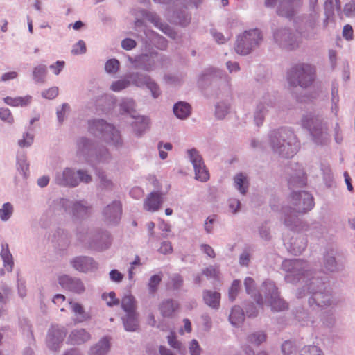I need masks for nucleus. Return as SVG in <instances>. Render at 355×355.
Instances as JSON below:
<instances>
[{"label":"nucleus","instance_id":"5701e85b","mask_svg":"<svg viewBox=\"0 0 355 355\" xmlns=\"http://www.w3.org/2000/svg\"><path fill=\"white\" fill-rule=\"evenodd\" d=\"M178 308V304L173 301H165L161 304L159 309L164 317H169L173 315Z\"/></svg>","mask_w":355,"mask_h":355},{"label":"nucleus","instance_id":"473e14b6","mask_svg":"<svg viewBox=\"0 0 355 355\" xmlns=\"http://www.w3.org/2000/svg\"><path fill=\"white\" fill-rule=\"evenodd\" d=\"M266 338V336L265 334L263 332H257L252 334L249 336V341L254 345H258L265 341Z\"/></svg>","mask_w":355,"mask_h":355},{"label":"nucleus","instance_id":"680f3d73","mask_svg":"<svg viewBox=\"0 0 355 355\" xmlns=\"http://www.w3.org/2000/svg\"><path fill=\"white\" fill-rule=\"evenodd\" d=\"M110 279L114 282H119L122 280L123 275L117 270H112L110 272Z\"/></svg>","mask_w":355,"mask_h":355},{"label":"nucleus","instance_id":"9d476101","mask_svg":"<svg viewBox=\"0 0 355 355\" xmlns=\"http://www.w3.org/2000/svg\"><path fill=\"white\" fill-rule=\"evenodd\" d=\"M188 154L194 167L196 178L202 182L207 181L209 178V174L198 152L195 149H191L188 150Z\"/></svg>","mask_w":355,"mask_h":355},{"label":"nucleus","instance_id":"0eeeda50","mask_svg":"<svg viewBox=\"0 0 355 355\" xmlns=\"http://www.w3.org/2000/svg\"><path fill=\"white\" fill-rule=\"evenodd\" d=\"M283 268L291 272V275L286 276L288 281H291V275L297 276L298 279L303 277H308L312 273L306 270L307 264L306 262L300 259L285 260L282 263Z\"/></svg>","mask_w":355,"mask_h":355},{"label":"nucleus","instance_id":"f8f14e48","mask_svg":"<svg viewBox=\"0 0 355 355\" xmlns=\"http://www.w3.org/2000/svg\"><path fill=\"white\" fill-rule=\"evenodd\" d=\"M301 5V0H282L278 8V13L282 16L291 17Z\"/></svg>","mask_w":355,"mask_h":355},{"label":"nucleus","instance_id":"0e129e2a","mask_svg":"<svg viewBox=\"0 0 355 355\" xmlns=\"http://www.w3.org/2000/svg\"><path fill=\"white\" fill-rule=\"evenodd\" d=\"M130 196L136 199H138L143 196L144 191L141 188L135 187L130 191Z\"/></svg>","mask_w":355,"mask_h":355},{"label":"nucleus","instance_id":"052dcab7","mask_svg":"<svg viewBox=\"0 0 355 355\" xmlns=\"http://www.w3.org/2000/svg\"><path fill=\"white\" fill-rule=\"evenodd\" d=\"M241 203L237 199H230L229 200V207L233 213H236L240 208Z\"/></svg>","mask_w":355,"mask_h":355},{"label":"nucleus","instance_id":"13d9d810","mask_svg":"<svg viewBox=\"0 0 355 355\" xmlns=\"http://www.w3.org/2000/svg\"><path fill=\"white\" fill-rule=\"evenodd\" d=\"M168 343L173 348L180 349L181 351V343L175 340L174 333H171V335L168 336Z\"/></svg>","mask_w":355,"mask_h":355},{"label":"nucleus","instance_id":"f704fd0d","mask_svg":"<svg viewBox=\"0 0 355 355\" xmlns=\"http://www.w3.org/2000/svg\"><path fill=\"white\" fill-rule=\"evenodd\" d=\"M69 304H70V307L73 310V311L76 314H78L80 315V317H78L76 319L78 322H82L84 320H85L86 318L85 316L84 311H83V309L81 305H80L78 303H73V302H70Z\"/></svg>","mask_w":355,"mask_h":355},{"label":"nucleus","instance_id":"a878e982","mask_svg":"<svg viewBox=\"0 0 355 355\" xmlns=\"http://www.w3.org/2000/svg\"><path fill=\"white\" fill-rule=\"evenodd\" d=\"M235 187L242 194H245L248 187L247 176L243 173H239L234 178Z\"/></svg>","mask_w":355,"mask_h":355},{"label":"nucleus","instance_id":"ddd939ff","mask_svg":"<svg viewBox=\"0 0 355 355\" xmlns=\"http://www.w3.org/2000/svg\"><path fill=\"white\" fill-rule=\"evenodd\" d=\"M65 332L58 327H53L50 330L48 338L47 343L49 347L53 350H56L59 347L60 343H61L65 337Z\"/></svg>","mask_w":355,"mask_h":355},{"label":"nucleus","instance_id":"864d4df0","mask_svg":"<svg viewBox=\"0 0 355 355\" xmlns=\"http://www.w3.org/2000/svg\"><path fill=\"white\" fill-rule=\"evenodd\" d=\"M33 141V136L27 133L24 136V139L19 141V145L21 147L29 146Z\"/></svg>","mask_w":355,"mask_h":355},{"label":"nucleus","instance_id":"4be33fe9","mask_svg":"<svg viewBox=\"0 0 355 355\" xmlns=\"http://www.w3.org/2000/svg\"><path fill=\"white\" fill-rule=\"evenodd\" d=\"M173 112L179 119H186L191 113V107L187 103L179 102L175 105Z\"/></svg>","mask_w":355,"mask_h":355},{"label":"nucleus","instance_id":"2eb2a0df","mask_svg":"<svg viewBox=\"0 0 355 355\" xmlns=\"http://www.w3.org/2000/svg\"><path fill=\"white\" fill-rule=\"evenodd\" d=\"M275 40L280 46L286 49H293V37L286 29H282L275 33Z\"/></svg>","mask_w":355,"mask_h":355},{"label":"nucleus","instance_id":"c756f323","mask_svg":"<svg viewBox=\"0 0 355 355\" xmlns=\"http://www.w3.org/2000/svg\"><path fill=\"white\" fill-rule=\"evenodd\" d=\"M86 203L85 202H80L74 205L73 209V213L74 215H77L78 216H83L85 215L89 210V208L86 206Z\"/></svg>","mask_w":355,"mask_h":355},{"label":"nucleus","instance_id":"603ef678","mask_svg":"<svg viewBox=\"0 0 355 355\" xmlns=\"http://www.w3.org/2000/svg\"><path fill=\"white\" fill-rule=\"evenodd\" d=\"M205 275L208 278L217 279L219 277V271L217 268L211 266L207 268L206 271L205 272Z\"/></svg>","mask_w":355,"mask_h":355},{"label":"nucleus","instance_id":"aec40b11","mask_svg":"<svg viewBox=\"0 0 355 355\" xmlns=\"http://www.w3.org/2000/svg\"><path fill=\"white\" fill-rule=\"evenodd\" d=\"M220 294L218 292L207 291L204 293V300L205 303L212 308H218L220 304Z\"/></svg>","mask_w":355,"mask_h":355},{"label":"nucleus","instance_id":"49530a36","mask_svg":"<svg viewBox=\"0 0 355 355\" xmlns=\"http://www.w3.org/2000/svg\"><path fill=\"white\" fill-rule=\"evenodd\" d=\"M78 148L81 153L90 151L92 148V144L86 139H81L78 142Z\"/></svg>","mask_w":355,"mask_h":355},{"label":"nucleus","instance_id":"72a5a7b5","mask_svg":"<svg viewBox=\"0 0 355 355\" xmlns=\"http://www.w3.org/2000/svg\"><path fill=\"white\" fill-rule=\"evenodd\" d=\"M46 73V68L44 65H40L35 68L33 77L37 81H43Z\"/></svg>","mask_w":355,"mask_h":355},{"label":"nucleus","instance_id":"5fc2aeb1","mask_svg":"<svg viewBox=\"0 0 355 355\" xmlns=\"http://www.w3.org/2000/svg\"><path fill=\"white\" fill-rule=\"evenodd\" d=\"M295 351V347L293 343L290 341H286L282 345V352L286 355H291Z\"/></svg>","mask_w":355,"mask_h":355},{"label":"nucleus","instance_id":"39448f33","mask_svg":"<svg viewBox=\"0 0 355 355\" xmlns=\"http://www.w3.org/2000/svg\"><path fill=\"white\" fill-rule=\"evenodd\" d=\"M92 131H99L101 137L106 141H112L117 146L121 141V137L118 130L112 125L106 123L103 120H98L92 123L90 127Z\"/></svg>","mask_w":355,"mask_h":355},{"label":"nucleus","instance_id":"774afa93","mask_svg":"<svg viewBox=\"0 0 355 355\" xmlns=\"http://www.w3.org/2000/svg\"><path fill=\"white\" fill-rule=\"evenodd\" d=\"M64 66V62L58 61L55 65H51V68L53 70L55 74L58 75Z\"/></svg>","mask_w":355,"mask_h":355},{"label":"nucleus","instance_id":"c9c22d12","mask_svg":"<svg viewBox=\"0 0 355 355\" xmlns=\"http://www.w3.org/2000/svg\"><path fill=\"white\" fill-rule=\"evenodd\" d=\"M340 8L339 0H327L325 9L328 15L334 12V10H339Z\"/></svg>","mask_w":355,"mask_h":355},{"label":"nucleus","instance_id":"6ab92c4d","mask_svg":"<svg viewBox=\"0 0 355 355\" xmlns=\"http://www.w3.org/2000/svg\"><path fill=\"white\" fill-rule=\"evenodd\" d=\"M105 214L113 223H116L120 218L121 214V205L119 202L115 201L111 205H109Z\"/></svg>","mask_w":355,"mask_h":355},{"label":"nucleus","instance_id":"37998d69","mask_svg":"<svg viewBox=\"0 0 355 355\" xmlns=\"http://www.w3.org/2000/svg\"><path fill=\"white\" fill-rule=\"evenodd\" d=\"M103 299L105 300L107 304L110 306L119 304V300L116 298L114 292H110L107 295L104 293L103 295Z\"/></svg>","mask_w":355,"mask_h":355},{"label":"nucleus","instance_id":"bf43d9fd","mask_svg":"<svg viewBox=\"0 0 355 355\" xmlns=\"http://www.w3.org/2000/svg\"><path fill=\"white\" fill-rule=\"evenodd\" d=\"M171 148H172V145L170 143H166L164 146L160 144L159 146L160 157L162 159L166 158L167 153L165 151H164V149H165L166 150H171Z\"/></svg>","mask_w":355,"mask_h":355},{"label":"nucleus","instance_id":"58836bf2","mask_svg":"<svg viewBox=\"0 0 355 355\" xmlns=\"http://www.w3.org/2000/svg\"><path fill=\"white\" fill-rule=\"evenodd\" d=\"M239 288L240 282L238 280L234 281L229 291V297L232 301L236 298Z\"/></svg>","mask_w":355,"mask_h":355},{"label":"nucleus","instance_id":"1a4fd4ad","mask_svg":"<svg viewBox=\"0 0 355 355\" xmlns=\"http://www.w3.org/2000/svg\"><path fill=\"white\" fill-rule=\"evenodd\" d=\"M310 289L313 291V297L311 299L320 306H324L330 304V294L322 293V290L325 289L324 283L319 278L313 277L309 283Z\"/></svg>","mask_w":355,"mask_h":355},{"label":"nucleus","instance_id":"ea45409f","mask_svg":"<svg viewBox=\"0 0 355 355\" xmlns=\"http://www.w3.org/2000/svg\"><path fill=\"white\" fill-rule=\"evenodd\" d=\"M0 118L1 120L10 124L12 123L14 120L10 111L7 108L0 109Z\"/></svg>","mask_w":355,"mask_h":355},{"label":"nucleus","instance_id":"e2e57ef3","mask_svg":"<svg viewBox=\"0 0 355 355\" xmlns=\"http://www.w3.org/2000/svg\"><path fill=\"white\" fill-rule=\"evenodd\" d=\"M135 42L132 39H125L122 42V46L126 50H130L135 46Z\"/></svg>","mask_w":355,"mask_h":355},{"label":"nucleus","instance_id":"4468645a","mask_svg":"<svg viewBox=\"0 0 355 355\" xmlns=\"http://www.w3.org/2000/svg\"><path fill=\"white\" fill-rule=\"evenodd\" d=\"M60 284L66 289L80 293L84 291V286L78 279H71L67 275L59 277Z\"/></svg>","mask_w":355,"mask_h":355},{"label":"nucleus","instance_id":"f257e3e1","mask_svg":"<svg viewBox=\"0 0 355 355\" xmlns=\"http://www.w3.org/2000/svg\"><path fill=\"white\" fill-rule=\"evenodd\" d=\"M271 142L275 151L285 157L293 156L299 148V144L291 130H282L272 136Z\"/></svg>","mask_w":355,"mask_h":355},{"label":"nucleus","instance_id":"09e8293b","mask_svg":"<svg viewBox=\"0 0 355 355\" xmlns=\"http://www.w3.org/2000/svg\"><path fill=\"white\" fill-rule=\"evenodd\" d=\"M58 94V87H51L46 91L42 92V96L45 98L53 99Z\"/></svg>","mask_w":355,"mask_h":355},{"label":"nucleus","instance_id":"dca6fc26","mask_svg":"<svg viewBox=\"0 0 355 355\" xmlns=\"http://www.w3.org/2000/svg\"><path fill=\"white\" fill-rule=\"evenodd\" d=\"M72 264L77 270L81 272H87L96 267L93 259L85 257L76 258Z\"/></svg>","mask_w":355,"mask_h":355},{"label":"nucleus","instance_id":"a211bd4d","mask_svg":"<svg viewBox=\"0 0 355 355\" xmlns=\"http://www.w3.org/2000/svg\"><path fill=\"white\" fill-rule=\"evenodd\" d=\"M163 202L162 196L157 193H152L146 200L145 209L150 211H157Z\"/></svg>","mask_w":355,"mask_h":355},{"label":"nucleus","instance_id":"f3484780","mask_svg":"<svg viewBox=\"0 0 355 355\" xmlns=\"http://www.w3.org/2000/svg\"><path fill=\"white\" fill-rule=\"evenodd\" d=\"M135 85L139 87L146 85L152 92L153 97L156 98L159 96V87L155 83L152 81L150 78L147 76H137L136 78H134Z\"/></svg>","mask_w":355,"mask_h":355},{"label":"nucleus","instance_id":"4d7b16f0","mask_svg":"<svg viewBox=\"0 0 355 355\" xmlns=\"http://www.w3.org/2000/svg\"><path fill=\"white\" fill-rule=\"evenodd\" d=\"M161 278L159 275H153L150 280L149 287L152 292H155L157 285L159 284Z\"/></svg>","mask_w":355,"mask_h":355},{"label":"nucleus","instance_id":"bb28decb","mask_svg":"<svg viewBox=\"0 0 355 355\" xmlns=\"http://www.w3.org/2000/svg\"><path fill=\"white\" fill-rule=\"evenodd\" d=\"M89 338V334L83 329L72 332L69 336L70 342L73 344H79Z\"/></svg>","mask_w":355,"mask_h":355},{"label":"nucleus","instance_id":"338daca9","mask_svg":"<svg viewBox=\"0 0 355 355\" xmlns=\"http://www.w3.org/2000/svg\"><path fill=\"white\" fill-rule=\"evenodd\" d=\"M159 252L163 254H168L172 252V246L170 243L164 242L160 248Z\"/></svg>","mask_w":355,"mask_h":355},{"label":"nucleus","instance_id":"7ed1b4c3","mask_svg":"<svg viewBox=\"0 0 355 355\" xmlns=\"http://www.w3.org/2000/svg\"><path fill=\"white\" fill-rule=\"evenodd\" d=\"M261 38V33L258 29L245 32L237 40L236 51L241 55L248 54L258 45Z\"/></svg>","mask_w":355,"mask_h":355},{"label":"nucleus","instance_id":"e433bc0d","mask_svg":"<svg viewBox=\"0 0 355 355\" xmlns=\"http://www.w3.org/2000/svg\"><path fill=\"white\" fill-rule=\"evenodd\" d=\"M135 125L137 126L139 125V127L137 130L138 133H141L144 130H146L149 124L148 119L144 116H138L136 118Z\"/></svg>","mask_w":355,"mask_h":355},{"label":"nucleus","instance_id":"6e6552de","mask_svg":"<svg viewBox=\"0 0 355 355\" xmlns=\"http://www.w3.org/2000/svg\"><path fill=\"white\" fill-rule=\"evenodd\" d=\"M266 291H268L267 295H270V297L267 296L266 302L272 309L282 311L287 308V304L279 297L277 288L272 282H264L262 292L266 294Z\"/></svg>","mask_w":355,"mask_h":355},{"label":"nucleus","instance_id":"393cba45","mask_svg":"<svg viewBox=\"0 0 355 355\" xmlns=\"http://www.w3.org/2000/svg\"><path fill=\"white\" fill-rule=\"evenodd\" d=\"M244 320V314L239 306H234L230 315V322L234 325L238 326L241 324Z\"/></svg>","mask_w":355,"mask_h":355},{"label":"nucleus","instance_id":"20e7f679","mask_svg":"<svg viewBox=\"0 0 355 355\" xmlns=\"http://www.w3.org/2000/svg\"><path fill=\"white\" fill-rule=\"evenodd\" d=\"M121 306L126 313V318L123 319L125 329L127 331H135L138 327V322L133 297L130 295L125 296L122 299Z\"/></svg>","mask_w":355,"mask_h":355},{"label":"nucleus","instance_id":"9b49d317","mask_svg":"<svg viewBox=\"0 0 355 355\" xmlns=\"http://www.w3.org/2000/svg\"><path fill=\"white\" fill-rule=\"evenodd\" d=\"M292 200L297 207V211L301 213L309 211L314 205L312 196L306 191L294 193L292 196Z\"/></svg>","mask_w":355,"mask_h":355},{"label":"nucleus","instance_id":"8fccbe9b","mask_svg":"<svg viewBox=\"0 0 355 355\" xmlns=\"http://www.w3.org/2000/svg\"><path fill=\"white\" fill-rule=\"evenodd\" d=\"M189 352L191 355H200L201 349L196 340H193L190 343Z\"/></svg>","mask_w":355,"mask_h":355},{"label":"nucleus","instance_id":"7c9ffc66","mask_svg":"<svg viewBox=\"0 0 355 355\" xmlns=\"http://www.w3.org/2000/svg\"><path fill=\"white\" fill-rule=\"evenodd\" d=\"M140 61L143 62L142 68L145 70L149 71L153 69V65L155 63V57L148 55H142L139 58Z\"/></svg>","mask_w":355,"mask_h":355},{"label":"nucleus","instance_id":"3c124183","mask_svg":"<svg viewBox=\"0 0 355 355\" xmlns=\"http://www.w3.org/2000/svg\"><path fill=\"white\" fill-rule=\"evenodd\" d=\"M86 51L85 44L83 41H79L76 45L73 46L72 53L74 54H80Z\"/></svg>","mask_w":355,"mask_h":355},{"label":"nucleus","instance_id":"c03bdc74","mask_svg":"<svg viewBox=\"0 0 355 355\" xmlns=\"http://www.w3.org/2000/svg\"><path fill=\"white\" fill-rule=\"evenodd\" d=\"M129 85V81L123 79L119 80L118 81L114 82L112 86L111 89L114 92H119Z\"/></svg>","mask_w":355,"mask_h":355},{"label":"nucleus","instance_id":"cd10ccee","mask_svg":"<svg viewBox=\"0 0 355 355\" xmlns=\"http://www.w3.org/2000/svg\"><path fill=\"white\" fill-rule=\"evenodd\" d=\"M1 255L4 262V266L6 268L8 271H10L12 268L13 261L7 244L2 245Z\"/></svg>","mask_w":355,"mask_h":355},{"label":"nucleus","instance_id":"423d86ee","mask_svg":"<svg viewBox=\"0 0 355 355\" xmlns=\"http://www.w3.org/2000/svg\"><path fill=\"white\" fill-rule=\"evenodd\" d=\"M302 125L310 131L315 142L322 144L327 139V134L318 118L307 116L303 119Z\"/></svg>","mask_w":355,"mask_h":355},{"label":"nucleus","instance_id":"4c0bfd02","mask_svg":"<svg viewBox=\"0 0 355 355\" xmlns=\"http://www.w3.org/2000/svg\"><path fill=\"white\" fill-rule=\"evenodd\" d=\"M119 67V62L118 60L112 59L108 60L105 64V69L108 73H116Z\"/></svg>","mask_w":355,"mask_h":355},{"label":"nucleus","instance_id":"c85d7f7f","mask_svg":"<svg viewBox=\"0 0 355 355\" xmlns=\"http://www.w3.org/2000/svg\"><path fill=\"white\" fill-rule=\"evenodd\" d=\"M31 101V97L29 96L14 98L11 97L4 98L5 103L11 106H24L28 105Z\"/></svg>","mask_w":355,"mask_h":355},{"label":"nucleus","instance_id":"2f4dec72","mask_svg":"<svg viewBox=\"0 0 355 355\" xmlns=\"http://www.w3.org/2000/svg\"><path fill=\"white\" fill-rule=\"evenodd\" d=\"M12 211V206L10 203L4 204L3 207L0 209V218L3 220H8L11 216Z\"/></svg>","mask_w":355,"mask_h":355},{"label":"nucleus","instance_id":"79ce46f5","mask_svg":"<svg viewBox=\"0 0 355 355\" xmlns=\"http://www.w3.org/2000/svg\"><path fill=\"white\" fill-rule=\"evenodd\" d=\"M135 103L132 100L128 99L123 101L121 104V110L124 112L132 114L134 111Z\"/></svg>","mask_w":355,"mask_h":355},{"label":"nucleus","instance_id":"6e6d98bb","mask_svg":"<svg viewBox=\"0 0 355 355\" xmlns=\"http://www.w3.org/2000/svg\"><path fill=\"white\" fill-rule=\"evenodd\" d=\"M343 36L347 40H352L353 39V29L350 25H346L344 26Z\"/></svg>","mask_w":355,"mask_h":355},{"label":"nucleus","instance_id":"a18cd8bd","mask_svg":"<svg viewBox=\"0 0 355 355\" xmlns=\"http://www.w3.org/2000/svg\"><path fill=\"white\" fill-rule=\"evenodd\" d=\"M302 355H322V353L318 347L309 346L303 349Z\"/></svg>","mask_w":355,"mask_h":355},{"label":"nucleus","instance_id":"a19ab883","mask_svg":"<svg viewBox=\"0 0 355 355\" xmlns=\"http://www.w3.org/2000/svg\"><path fill=\"white\" fill-rule=\"evenodd\" d=\"M228 106L226 103H222L217 105L216 110V115L218 119H223L225 117L228 111Z\"/></svg>","mask_w":355,"mask_h":355},{"label":"nucleus","instance_id":"69168bd1","mask_svg":"<svg viewBox=\"0 0 355 355\" xmlns=\"http://www.w3.org/2000/svg\"><path fill=\"white\" fill-rule=\"evenodd\" d=\"M69 109V105L67 104H64L62 107V109L58 111L57 114L60 122H62L63 121L64 115L67 113Z\"/></svg>","mask_w":355,"mask_h":355},{"label":"nucleus","instance_id":"412c9836","mask_svg":"<svg viewBox=\"0 0 355 355\" xmlns=\"http://www.w3.org/2000/svg\"><path fill=\"white\" fill-rule=\"evenodd\" d=\"M74 173L71 169H66L62 173V178L58 179V182L60 184L70 187H76L78 184V180L74 178Z\"/></svg>","mask_w":355,"mask_h":355},{"label":"nucleus","instance_id":"b1692460","mask_svg":"<svg viewBox=\"0 0 355 355\" xmlns=\"http://www.w3.org/2000/svg\"><path fill=\"white\" fill-rule=\"evenodd\" d=\"M110 349V342L107 338H103L98 345L91 349L92 355H103Z\"/></svg>","mask_w":355,"mask_h":355},{"label":"nucleus","instance_id":"de8ad7c7","mask_svg":"<svg viewBox=\"0 0 355 355\" xmlns=\"http://www.w3.org/2000/svg\"><path fill=\"white\" fill-rule=\"evenodd\" d=\"M355 12V0H351L349 3L345 5L343 13L347 17L352 16Z\"/></svg>","mask_w":355,"mask_h":355},{"label":"nucleus","instance_id":"f03ea898","mask_svg":"<svg viewBox=\"0 0 355 355\" xmlns=\"http://www.w3.org/2000/svg\"><path fill=\"white\" fill-rule=\"evenodd\" d=\"M315 69L309 64H300L288 72V80L291 85L306 87L314 79Z\"/></svg>","mask_w":355,"mask_h":355}]
</instances>
